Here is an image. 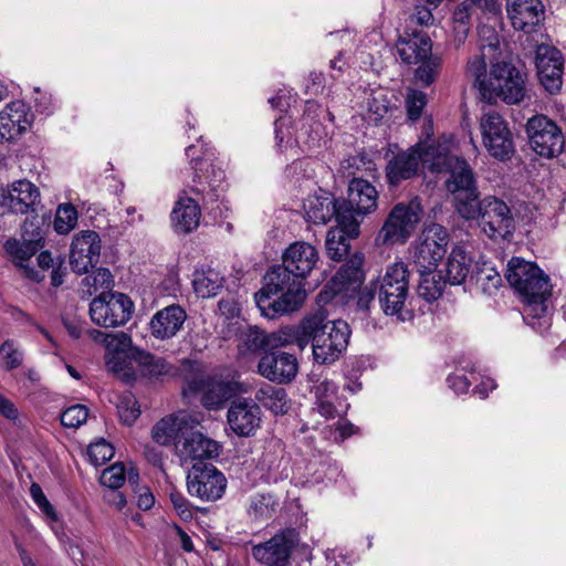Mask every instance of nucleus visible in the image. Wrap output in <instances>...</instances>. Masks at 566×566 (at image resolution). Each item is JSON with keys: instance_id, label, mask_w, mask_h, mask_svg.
<instances>
[{"instance_id": "nucleus-1", "label": "nucleus", "mask_w": 566, "mask_h": 566, "mask_svg": "<svg viewBox=\"0 0 566 566\" xmlns=\"http://www.w3.org/2000/svg\"><path fill=\"white\" fill-rule=\"evenodd\" d=\"M318 261L319 253L311 243H291L282 255V266L272 269L264 286L254 294L262 316L274 319L296 311L306 297L302 280L312 273Z\"/></svg>"}, {"instance_id": "nucleus-2", "label": "nucleus", "mask_w": 566, "mask_h": 566, "mask_svg": "<svg viewBox=\"0 0 566 566\" xmlns=\"http://www.w3.org/2000/svg\"><path fill=\"white\" fill-rule=\"evenodd\" d=\"M448 190L455 195L457 210L468 220L480 219L482 231L491 239H507L515 230V221L509 206L501 199L489 196L476 201L478 191L472 169L467 161H457Z\"/></svg>"}, {"instance_id": "nucleus-3", "label": "nucleus", "mask_w": 566, "mask_h": 566, "mask_svg": "<svg viewBox=\"0 0 566 566\" xmlns=\"http://www.w3.org/2000/svg\"><path fill=\"white\" fill-rule=\"evenodd\" d=\"M505 276L524 300V321L538 332L546 331L552 321L548 305L552 285L548 275L533 262L512 258Z\"/></svg>"}, {"instance_id": "nucleus-4", "label": "nucleus", "mask_w": 566, "mask_h": 566, "mask_svg": "<svg viewBox=\"0 0 566 566\" xmlns=\"http://www.w3.org/2000/svg\"><path fill=\"white\" fill-rule=\"evenodd\" d=\"M303 329L307 333V345L312 343L313 359L318 364H332L346 350L350 328L343 319L328 321L317 312L303 318Z\"/></svg>"}, {"instance_id": "nucleus-5", "label": "nucleus", "mask_w": 566, "mask_h": 566, "mask_svg": "<svg viewBox=\"0 0 566 566\" xmlns=\"http://www.w3.org/2000/svg\"><path fill=\"white\" fill-rule=\"evenodd\" d=\"M448 147L436 149L432 145L418 142L407 150L398 151L386 166L388 182L392 186L417 175L420 164L431 171H449Z\"/></svg>"}, {"instance_id": "nucleus-6", "label": "nucleus", "mask_w": 566, "mask_h": 566, "mask_svg": "<svg viewBox=\"0 0 566 566\" xmlns=\"http://www.w3.org/2000/svg\"><path fill=\"white\" fill-rule=\"evenodd\" d=\"M409 276L408 265L399 260L388 264L374 283L384 313L401 322L410 321L413 316L408 306Z\"/></svg>"}, {"instance_id": "nucleus-7", "label": "nucleus", "mask_w": 566, "mask_h": 566, "mask_svg": "<svg viewBox=\"0 0 566 566\" xmlns=\"http://www.w3.org/2000/svg\"><path fill=\"white\" fill-rule=\"evenodd\" d=\"M423 216L419 198L396 203L376 235L379 247L403 245L413 235Z\"/></svg>"}, {"instance_id": "nucleus-8", "label": "nucleus", "mask_w": 566, "mask_h": 566, "mask_svg": "<svg viewBox=\"0 0 566 566\" xmlns=\"http://www.w3.org/2000/svg\"><path fill=\"white\" fill-rule=\"evenodd\" d=\"M314 106V104H308V111ZM301 123V132L294 137L290 117L282 116L276 119L275 140L281 153H291L292 156H297V148H304L303 151H312L319 149L327 143L328 133L326 128L318 120H315L310 112L304 114Z\"/></svg>"}, {"instance_id": "nucleus-9", "label": "nucleus", "mask_w": 566, "mask_h": 566, "mask_svg": "<svg viewBox=\"0 0 566 566\" xmlns=\"http://www.w3.org/2000/svg\"><path fill=\"white\" fill-rule=\"evenodd\" d=\"M527 95L526 74L510 62H496L491 65L489 84L483 86L481 97L488 103L501 99L505 104L516 105Z\"/></svg>"}, {"instance_id": "nucleus-10", "label": "nucleus", "mask_w": 566, "mask_h": 566, "mask_svg": "<svg viewBox=\"0 0 566 566\" xmlns=\"http://www.w3.org/2000/svg\"><path fill=\"white\" fill-rule=\"evenodd\" d=\"M338 213L340 224L348 231V235H359L360 222L356 216L365 217L374 213L378 208V191L367 180L354 178L348 185V198H338Z\"/></svg>"}, {"instance_id": "nucleus-11", "label": "nucleus", "mask_w": 566, "mask_h": 566, "mask_svg": "<svg viewBox=\"0 0 566 566\" xmlns=\"http://www.w3.org/2000/svg\"><path fill=\"white\" fill-rule=\"evenodd\" d=\"M134 312L133 301L120 292H102L90 304L92 322L104 328L125 325Z\"/></svg>"}, {"instance_id": "nucleus-12", "label": "nucleus", "mask_w": 566, "mask_h": 566, "mask_svg": "<svg viewBox=\"0 0 566 566\" xmlns=\"http://www.w3.org/2000/svg\"><path fill=\"white\" fill-rule=\"evenodd\" d=\"M531 148L541 157L555 158L565 146L562 128L546 115L537 114L527 119L525 126Z\"/></svg>"}, {"instance_id": "nucleus-13", "label": "nucleus", "mask_w": 566, "mask_h": 566, "mask_svg": "<svg viewBox=\"0 0 566 566\" xmlns=\"http://www.w3.org/2000/svg\"><path fill=\"white\" fill-rule=\"evenodd\" d=\"M482 143L490 156L504 161L514 154L513 134L507 122L495 111L483 113L480 118Z\"/></svg>"}, {"instance_id": "nucleus-14", "label": "nucleus", "mask_w": 566, "mask_h": 566, "mask_svg": "<svg viewBox=\"0 0 566 566\" xmlns=\"http://www.w3.org/2000/svg\"><path fill=\"white\" fill-rule=\"evenodd\" d=\"M142 350L133 346L132 337L124 333H115L107 340L105 350V365L108 371L126 381L136 376L137 354Z\"/></svg>"}, {"instance_id": "nucleus-15", "label": "nucleus", "mask_w": 566, "mask_h": 566, "mask_svg": "<svg viewBox=\"0 0 566 566\" xmlns=\"http://www.w3.org/2000/svg\"><path fill=\"white\" fill-rule=\"evenodd\" d=\"M448 244L446 228L437 223L426 226L413 247L415 263L419 269L433 271L446 255Z\"/></svg>"}, {"instance_id": "nucleus-16", "label": "nucleus", "mask_w": 566, "mask_h": 566, "mask_svg": "<svg viewBox=\"0 0 566 566\" xmlns=\"http://www.w3.org/2000/svg\"><path fill=\"white\" fill-rule=\"evenodd\" d=\"M227 489V479L212 464L196 463L187 475V490L191 496L205 502L222 497Z\"/></svg>"}, {"instance_id": "nucleus-17", "label": "nucleus", "mask_w": 566, "mask_h": 566, "mask_svg": "<svg viewBox=\"0 0 566 566\" xmlns=\"http://www.w3.org/2000/svg\"><path fill=\"white\" fill-rule=\"evenodd\" d=\"M38 187L27 179L15 180L1 188L0 212L28 214L35 211L40 203Z\"/></svg>"}, {"instance_id": "nucleus-18", "label": "nucleus", "mask_w": 566, "mask_h": 566, "mask_svg": "<svg viewBox=\"0 0 566 566\" xmlns=\"http://www.w3.org/2000/svg\"><path fill=\"white\" fill-rule=\"evenodd\" d=\"M202 418L197 413L179 411L170 413L158 420L151 428L153 441L163 447L176 444L180 434L192 430L201 422Z\"/></svg>"}, {"instance_id": "nucleus-19", "label": "nucleus", "mask_w": 566, "mask_h": 566, "mask_svg": "<svg viewBox=\"0 0 566 566\" xmlns=\"http://www.w3.org/2000/svg\"><path fill=\"white\" fill-rule=\"evenodd\" d=\"M101 238L97 232L85 230L77 233L71 243L70 263L74 272L87 273L97 264L101 255Z\"/></svg>"}, {"instance_id": "nucleus-20", "label": "nucleus", "mask_w": 566, "mask_h": 566, "mask_svg": "<svg viewBox=\"0 0 566 566\" xmlns=\"http://www.w3.org/2000/svg\"><path fill=\"white\" fill-rule=\"evenodd\" d=\"M537 75L543 87L551 94L559 92L563 83L564 60L559 50L542 44L536 50Z\"/></svg>"}, {"instance_id": "nucleus-21", "label": "nucleus", "mask_w": 566, "mask_h": 566, "mask_svg": "<svg viewBox=\"0 0 566 566\" xmlns=\"http://www.w3.org/2000/svg\"><path fill=\"white\" fill-rule=\"evenodd\" d=\"M258 373L270 381L289 384L298 373V360L291 353L268 352L259 360Z\"/></svg>"}, {"instance_id": "nucleus-22", "label": "nucleus", "mask_w": 566, "mask_h": 566, "mask_svg": "<svg viewBox=\"0 0 566 566\" xmlns=\"http://www.w3.org/2000/svg\"><path fill=\"white\" fill-rule=\"evenodd\" d=\"M33 114L22 101L7 104L0 111V142H13L19 139L30 129Z\"/></svg>"}, {"instance_id": "nucleus-23", "label": "nucleus", "mask_w": 566, "mask_h": 566, "mask_svg": "<svg viewBox=\"0 0 566 566\" xmlns=\"http://www.w3.org/2000/svg\"><path fill=\"white\" fill-rule=\"evenodd\" d=\"M506 15L513 29L532 33L544 20L541 0H505Z\"/></svg>"}, {"instance_id": "nucleus-24", "label": "nucleus", "mask_w": 566, "mask_h": 566, "mask_svg": "<svg viewBox=\"0 0 566 566\" xmlns=\"http://www.w3.org/2000/svg\"><path fill=\"white\" fill-rule=\"evenodd\" d=\"M294 544L292 532H281L268 542L254 545L252 556L265 566H286Z\"/></svg>"}, {"instance_id": "nucleus-25", "label": "nucleus", "mask_w": 566, "mask_h": 566, "mask_svg": "<svg viewBox=\"0 0 566 566\" xmlns=\"http://www.w3.org/2000/svg\"><path fill=\"white\" fill-rule=\"evenodd\" d=\"M227 419L230 429L238 437H251L260 428L262 412L255 402L238 400L230 406Z\"/></svg>"}, {"instance_id": "nucleus-26", "label": "nucleus", "mask_w": 566, "mask_h": 566, "mask_svg": "<svg viewBox=\"0 0 566 566\" xmlns=\"http://www.w3.org/2000/svg\"><path fill=\"white\" fill-rule=\"evenodd\" d=\"M363 280V273L358 263L353 261L340 266L335 276L318 294L323 302L331 301L334 296H350L358 291Z\"/></svg>"}, {"instance_id": "nucleus-27", "label": "nucleus", "mask_w": 566, "mask_h": 566, "mask_svg": "<svg viewBox=\"0 0 566 566\" xmlns=\"http://www.w3.org/2000/svg\"><path fill=\"white\" fill-rule=\"evenodd\" d=\"M186 319L187 313L180 305H168L150 318V335L159 340L170 339L181 331Z\"/></svg>"}, {"instance_id": "nucleus-28", "label": "nucleus", "mask_w": 566, "mask_h": 566, "mask_svg": "<svg viewBox=\"0 0 566 566\" xmlns=\"http://www.w3.org/2000/svg\"><path fill=\"white\" fill-rule=\"evenodd\" d=\"M221 444L203 436L201 432H191L176 444L178 455L182 460H205L217 458L221 452Z\"/></svg>"}, {"instance_id": "nucleus-29", "label": "nucleus", "mask_w": 566, "mask_h": 566, "mask_svg": "<svg viewBox=\"0 0 566 566\" xmlns=\"http://www.w3.org/2000/svg\"><path fill=\"white\" fill-rule=\"evenodd\" d=\"M338 198L335 199L329 193L322 191L308 196L304 201V214L307 221L314 224H325L335 217L340 224V216L338 213Z\"/></svg>"}, {"instance_id": "nucleus-30", "label": "nucleus", "mask_w": 566, "mask_h": 566, "mask_svg": "<svg viewBox=\"0 0 566 566\" xmlns=\"http://www.w3.org/2000/svg\"><path fill=\"white\" fill-rule=\"evenodd\" d=\"M397 53L406 64H417L430 55L432 51V41L423 32L405 33L399 36Z\"/></svg>"}, {"instance_id": "nucleus-31", "label": "nucleus", "mask_w": 566, "mask_h": 566, "mask_svg": "<svg viewBox=\"0 0 566 566\" xmlns=\"http://www.w3.org/2000/svg\"><path fill=\"white\" fill-rule=\"evenodd\" d=\"M201 218V209L198 202L181 193L171 211V223L176 232L189 233L196 230Z\"/></svg>"}, {"instance_id": "nucleus-32", "label": "nucleus", "mask_w": 566, "mask_h": 566, "mask_svg": "<svg viewBox=\"0 0 566 566\" xmlns=\"http://www.w3.org/2000/svg\"><path fill=\"white\" fill-rule=\"evenodd\" d=\"M3 250L12 263L23 269L27 277L35 282L43 280L42 274L27 265L30 259L38 252V247L23 239L9 238L3 244Z\"/></svg>"}, {"instance_id": "nucleus-33", "label": "nucleus", "mask_w": 566, "mask_h": 566, "mask_svg": "<svg viewBox=\"0 0 566 566\" xmlns=\"http://www.w3.org/2000/svg\"><path fill=\"white\" fill-rule=\"evenodd\" d=\"M315 397L318 412L329 419L346 413L348 403L337 395V387L333 381L323 380L315 386Z\"/></svg>"}, {"instance_id": "nucleus-34", "label": "nucleus", "mask_w": 566, "mask_h": 566, "mask_svg": "<svg viewBox=\"0 0 566 566\" xmlns=\"http://www.w3.org/2000/svg\"><path fill=\"white\" fill-rule=\"evenodd\" d=\"M473 271L471 256L462 248H453L444 269L446 281L452 285L463 284Z\"/></svg>"}, {"instance_id": "nucleus-35", "label": "nucleus", "mask_w": 566, "mask_h": 566, "mask_svg": "<svg viewBox=\"0 0 566 566\" xmlns=\"http://www.w3.org/2000/svg\"><path fill=\"white\" fill-rule=\"evenodd\" d=\"M224 277L210 266H201L192 274V286L199 297H212L221 290Z\"/></svg>"}, {"instance_id": "nucleus-36", "label": "nucleus", "mask_w": 566, "mask_h": 566, "mask_svg": "<svg viewBox=\"0 0 566 566\" xmlns=\"http://www.w3.org/2000/svg\"><path fill=\"white\" fill-rule=\"evenodd\" d=\"M296 344L303 350L307 346V333L303 329V321L297 326L286 325L266 334L268 348L274 349Z\"/></svg>"}, {"instance_id": "nucleus-37", "label": "nucleus", "mask_w": 566, "mask_h": 566, "mask_svg": "<svg viewBox=\"0 0 566 566\" xmlns=\"http://www.w3.org/2000/svg\"><path fill=\"white\" fill-rule=\"evenodd\" d=\"M280 509V500L272 493H255L248 499L247 513L253 521H268Z\"/></svg>"}, {"instance_id": "nucleus-38", "label": "nucleus", "mask_w": 566, "mask_h": 566, "mask_svg": "<svg viewBox=\"0 0 566 566\" xmlns=\"http://www.w3.org/2000/svg\"><path fill=\"white\" fill-rule=\"evenodd\" d=\"M473 6L469 0H463L453 10L452 13V42L455 48L464 44L470 29Z\"/></svg>"}, {"instance_id": "nucleus-39", "label": "nucleus", "mask_w": 566, "mask_h": 566, "mask_svg": "<svg viewBox=\"0 0 566 566\" xmlns=\"http://www.w3.org/2000/svg\"><path fill=\"white\" fill-rule=\"evenodd\" d=\"M470 282L482 293L492 295L502 285V277L491 262L483 261L475 264Z\"/></svg>"}, {"instance_id": "nucleus-40", "label": "nucleus", "mask_w": 566, "mask_h": 566, "mask_svg": "<svg viewBox=\"0 0 566 566\" xmlns=\"http://www.w3.org/2000/svg\"><path fill=\"white\" fill-rule=\"evenodd\" d=\"M233 394L230 382L209 379L202 386V405L208 409H219Z\"/></svg>"}, {"instance_id": "nucleus-41", "label": "nucleus", "mask_w": 566, "mask_h": 566, "mask_svg": "<svg viewBox=\"0 0 566 566\" xmlns=\"http://www.w3.org/2000/svg\"><path fill=\"white\" fill-rule=\"evenodd\" d=\"M255 398L275 415H284L287 412L289 399L283 388L265 385L256 391Z\"/></svg>"}, {"instance_id": "nucleus-42", "label": "nucleus", "mask_w": 566, "mask_h": 566, "mask_svg": "<svg viewBox=\"0 0 566 566\" xmlns=\"http://www.w3.org/2000/svg\"><path fill=\"white\" fill-rule=\"evenodd\" d=\"M349 239L353 238L348 235L343 224L328 230L325 242L327 255L335 261H340L349 252Z\"/></svg>"}, {"instance_id": "nucleus-43", "label": "nucleus", "mask_w": 566, "mask_h": 566, "mask_svg": "<svg viewBox=\"0 0 566 566\" xmlns=\"http://www.w3.org/2000/svg\"><path fill=\"white\" fill-rule=\"evenodd\" d=\"M137 370L145 377L155 378L170 375L174 367L166 359L142 350L137 354Z\"/></svg>"}, {"instance_id": "nucleus-44", "label": "nucleus", "mask_w": 566, "mask_h": 566, "mask_svg": "<svg viewBox=\"0 0 566 566\" xmlns=\"http://www.w3.org/2000/svg\"><path fill=\"white\" fill-rule=\"evenodd\" d=\"M263 348H268L266 334L263 331L250 326L240 333L238 353L241 357L254 355Z\"/></svg>"}, {"instance_id": "nucleus-45", "label": "nucleus", "mask_w": 566, "mask_h": 566, "mask_svg": "<svg viewBox=\"0 0 566 566\" xmlns=\"http://www.w3.org/2000/svg\"><path fill=\"white\" fill-rule=\"evenodd\" d=\"M135 483L138 479V473L133 467L127 471L123 463H114L105 469L101 474V483L112 490L119 489L126 481Z\"/></svg>"}, {"instance_id": "nucleus-46", "label": "nucleus", "mask_w": 566, "mask_h": 566, "mask_svg": "<svg viewBox=\"0 0 566 566\" xmlns=\"http://www.w3.org/2000/svg\"><path fill=\"white\" fill-rule=\"evenodd\" d=\"M418 67L416 70L415 76L416 78L422 83L423 85H430L433 83L440 73L442 66V57L438 54H432L428 57L422 59L417 63Z\"/></svg>"}, {"instance_id": "nucleus-47", "label": "nucleus", "mask_w": 566, "mask_h": 566, "mask_svg": "<svg viewBox=\"0 0 566 566\" xmlns=\"http://www.w3.org/2000/svg\"><path fill=\"white\" fill-rule=\"evenodd\" d=\"M78 213L76 208L71 203L59 205L53 222L54 230L59 234L70 233L77 224Z\"/></svg>"}, {"instance_id": "nucleus-48", "label": "nucleus", "mask_w": 566, "mask_h": 566, "mask_svg": "<svg viewBox=\"0 0 566 566\" xmlns=\"http://www.w3.org/2000/svg\"><path fill=\"white\" fill-rule=\"evenodd\" d=\"M465 74L472 80L473 86L478 88L482 95L483 86L489 84V75L486 73L485 54H478L468 61Z\"/></svg>"}, {"instance_id": "nucleus-49", "label": "nucleus", "mask_w": 566, "mask_h": 566, "mask_svg": "<svg viewBox=\"0 0 566 566\" xmlns=\"http://www.w3.org/2000/svg\"><path fill=\"white\" fill-rule=\"evenodd\" d=\"M420 272V281L418 285V294L420 297L427 301L437 300L443 289V283L440 280H437V275L433 271L419 269Z\"/></svg>"}, {"instance_id": "nucleus-50", "label": "nucleus", "mask_w": 566, "mask_h": 566, "mask_svg": "<svg viewBox=\"0 0 566 566\" xmlns=\"http://www.w3.org/2000/svg\"><path fill=\"white\" fill-rule=\"evenodd\" d=\"M23 353L19 345L7 339L0 345V366L6 370H13L22 365Z\"/></svg>"}, {"instance_id": "nucleus-51", "label": "nucleus", "mask_w": 566, "mask_h": 566, "mask_svg": "<svg viewBox=\"0 0 566 566\" xmlns=\"http://www.w3.org/2000/svg\"><path fill=\"white\" fill-rule=\"evenodd\" d=\"M433 136V124L432 120H426L423 123L422 132L419 138V142H424L427 145H432L436 149L440 146L448 147V157L450 158L449 161V172L450 178H452V169L457 166V161H464L463 159L458 158L457 156L452 155V143L448 138H440L438 140L431 139Z\"/></svg>"}, {"instance_id": "nucleus-52", "label": "nucleus", "mask_w": 566, "mask_h": 566, "mask_svg": "<svg viewBox=\"0 0 566 566\" xmlns=\"http://www.w3.org/2000/svg\"><path fill=\"white\" fill-rule=\"evenodd\" d=\"M117 410L120 421L127 426L133 424L140 415L137 399L130 392H125L119 397Z\"/></svg>"}, {"instance_id": "nucleus-53", "label": "nucleus", "mask_w": 566, "mask_h": 566, "mask_svg": "<svg viewBox=\"0 0 566 566\" xmlns=\"http://www.w3.org/2000/svg\"><path fill=\"white\" fill-rule=\"evenodd\" d=\"M21 239L39 249L44 247V231L38 216L28 217L21 226Z\"/></svg>"}, {"instance_id": "nucleus-54", "label": "nucleus", "mask_w": 566, "mask_h": 566, "mask_svg": "<svg viewBox=\"0 0 566 566\" xmlns=\"http://www.w3.org/2000/svg\"><path fill=\"white\" fill-rule=\"evenodd\" d=\"M82 284L84 286H87L88 293L92 294L93 292H97L99 290H108L114 284V279L108 269L105 268H98L92 273L87 274L83 281Z\"/></svg>"}, {"instance_id": "nucleus-55", "label": "nucleus", "mask_w": 566, "mask_h": 566, "mask_svg": "<svg viewBox=\"0 0 566 566\" xmlns=\"http://www.w3.org/2000/svg\"><path fill=\"white\" fill-rule=\"evenodd\" d=\"M389 109V102L386 95L381 92L374 93L367 102L366 118L369 122L377 124L386 116Z\"/></svg>"}, {"instance_id": "nucleus-56", "label": "nucleus", "mask_w": 566, "mask_h": 566, "mask_svg": "<svg viewBox=\"0 0 566 566\" xmlns=\"http://www.w3.org/2000/svg\"><path fill=\"white\" fill-rule=\"evenodd\" d=\"M428 103L427 94L416 88H408L406 95V109L410 120L420 118Z\"/></svg>"}, {"instance_id": "nucleus-57", "label": "nucleus", "mask_w": 566, "mask_h": 566, "mask_svg": "<svg viewBox=\"0 0 566 566\" xmlns=\"http://www.w3.org/2000/svg\"><path fill=\"white\" fill-rule=\"evenodd\" d=\"M114 447L104 439L91 443L87 448V457L94 465H103L114 457Z\"/></svg>"}, {"instance_id": "nucleus-58", "label": "nucleus", "mask_w": 566, "mask_h": 566, "mask_svg": "<svg viewBox=\"0 0 566 566\" xmlns=\"http://www.w3.org/2000/svg\"><path fill=\"white\" fill-rule=\"evenodd\" d=\"M88 409L83 405L66 408L61 415V423L67 428H78L86 422Z\"/></svg>"}, {"instance_id": "nucleus-59", "label": "nucleus", "mask_w": 566, "mask_h": 566, "mask_svg": "<svg viewBox=\"0 0 566 566\" xmlns=\"http://www.w3.org/2000/svg\"><path fill=\"white\" fill-rule=\"evenodd\" d=\"M478 32L482 51L485 49L496 51L500 48V38L493 27L482 24L478 28Z\"/></svg>"}, {"instance_id": "nucleus-60", "label": "nucleus", "mask_w": 566, "mask_h": 566, "mask_svg": "<svg viewBox=\"0 0 566 566\" xmlns=\"http://www.w3.org/2000/svg\"><path fill=\"white\" fill-rule=\"evenodd\" d=\"M170 501L172 503V506L176 511V513L179 515V517L184 521H189L193 516L192 507L189 503V501L180 493H171L170 494Z\"/></svg>"}, {"instance_id": "nucleus-61", "label": "nucleus", "mask_w": 566, "mask_h": 566, "mask_svg": "<svg viewBox=\"0 0 566 566\" xmlns=\"http://www.w3.org/2000/svg\"><path fill=\"white\" fill-rule=\"evenodd\" d=\"M219 311L228 318L235 317L241 312V302L233 296L222 298L219 301Z\"/></svg>"}, {"instance_id": "nucleus-62", "label": "nucleus", "mask_w": 566, "mask_h": 566, "mask_svg": "<svg viewBox=\"0 0 566 566\" xmlns=\"http://www.w3.org/2000/svg\"><path fill=\"white\" fill-rule=\"evenodd\" d=\"M433 9L434 8H431V6H427V4L418 1V4L415 8L413 19L420 25H430L434 21V18L432 14Z\"/></svg>"}, {"instance_id": "nucleus-63", "label": "nucleus", "mask_w": 566, "mask_h": 566, "mask_svg": "<svg viewBox=\"0 0 566 566\" xmlns=\"http://www.w3.org/2000/svg\"><path fill=\"white\" fill-rule=\"evenodd\" d=\"M449 387L455 392V394H464L468 391L471 380L467 378L465 375L454 373L450 375L447 379Z\"/></svg>"}, {"instance_id": "nucleus-64", "label": "nucleus", "mask_w": 566, "mask_h": 566, "mask_svg": "<svg viewBox=\"0 0 566 566\" xmlns=\"http://www.w3.org/2000/svg\"><path fill=\"white\" fill-rule=\"evenodd\" d=\"M0 415L13 422L19 419L20 415L17 406L2 394H0Z\"/></svg>"}]
</instances>
